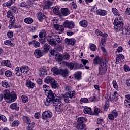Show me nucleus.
<instances>
[{"label":"nucleus","mask_w":130,"mask_h":130,"mask_svg":"<svg viewBox=\"0 0 130 130\" xmlns=\"http://www.w3.org/2000/svg\"><path fill=\"white\" fill-rule=\"evenodd\" d=\"M2 66H6V67H8L9 68H11V62L10 60H4L3 61V64Z\"/></svg>","instance_id":"obj_44"},{"label":"nucleus","mask_w":130,"mask_h":130,"mask_svg":"<svg viewBox=\"0 0 130 130\" xmlns=\"http://www.w3.org/2000/svg\"><path fill=\"white\" fill-rule=\"evenodd\" d=\"M4 44H5V45H10L12 47H14V46L15 45V43H12V42L10 40L5 41Z\"/></svg>","instance_id":"obj_45"},{"label":"nucleus","mask_w":130,"mask_h":130,"mask_svg":"<svg viewBox=\"0 0 130 130\" xmlns=\"http://www.w3.org/2000/svg\"><path fill=\"white\" fill-rule=\"evenodd\" d=\"M13 35H14V34L13 33V31H12L11 30H9L8 31L7 36L9 38H12V37H13Z\"/></svg>","instance_id":"obj_61"},{"label":"nucleus","mask_w":130,"mask_h":130,"mask_svg":"<svg viewBox=\"0 0 130 130\" xmlns=\"http://www.w3.org/2000/svg\"><path fill=\"white\" fill-rule=\"evenodd\" d=\"M52 72L53 73V75L56 76L60 74V69H58L57 67H54L51 69Z\"/></svg>","instance_id":"obj_23"},{"label":"nucleus","mask_w":130,"mask_h":130,"mask_svg":"<svg viewBox=\"0 0 130 130\" xmlns=\"http://www.w3.org/2000/svg\"><path fill=\"white\" fill-rule=\"evenodd\" d=\"M75 91L67 92L63 95L62 99L66 103H69L73 97H75Z\"/></svg>","instance_id":"obj_4"},{"label":"nucleus","mask_w":130,"mask_h":130,"mask_svg":"<svg viewBox=\"0 0 130 130\" xmlns=\"http://www.w3.org/2000/svg\"><path fill=\"white\" fill-rule=\"evenodd\" d=\"M112 84L114 89H116V90H118V85H117V82H116V81L113 80Z\"/></svg>","instance_id":"obj_55"},{"label":"nucleus","mask_w":130,"mask_h":130,"mask_svg":"<svg viewBox=\"0 0 130 130\" xmlns=\"http://www.w3.org/2000/svg\"><path fill=\"white\" fill-rule=\"evenodd\" d=\"M34 54L36 57H37V58H40V57L43 56V55L44 54V53L41 50L37 49L35 50Z\"/></svg>","instance_id":"obj_13"},{"label":"nucleus","mask_w":130,"mask_h":130,"mask_svg":"<svg viewBox=\"0 0 130 130\" xmlns=\"http://www.w3.org/2000/svg\"><path fill=\"white\" fill-rule=\"evenodd\" d=\"M43 89L45 92H47V91H49V86L46 84H45L43 86Z\"/></svg>","instance_id":"obj_59"},{"label":"nucleus","mask_w":130,"mask_h":130,"mask_svg":"<svg viewBox=\"0 0 130 130\" xmlns=\"http://www.w3.org/2000/svg\"><path fill=\"white\" fill-rule=\"evenodd\" d=\"M7 17L10 18V20H11L12 21H15V17L13 16V13L11 10H9L7 13Z\"/></svg>","instance_id":"obj_25"},{"label":"nucleus","mask_w":130,"mask_h":130,"mask_svg":"<svg viewBox=\"0 0 130 130\" xmlns=\"http://www.w3.org/2000/svg\"><path fill=\"white\" fill-rule=\"evenodd\" d=\"M15 3L14 1H13V0H9L7 2L6 6L7 7H11Z\"/></svg>","instance_id":"obj_58"},{"label":"nucleus","mask_w":130,"mask_h":130,"mask_svg":"<svg viewBox=\"0 0 130 130\" xmlns=\"http://www.w3.org/2000/svg\"><path fill=\"white\" fill-rule=\"evenodd\" d=\"M15 74L16 75V76H18V77H20V76H22V74H23V73L22 72V69H21V67H17L15 68Z\"/></svg>","instance_id":"obj_19"},{"label":"nucleus","mask_w":130,"mask_h":130,"mask_svg":"<svg viewBox=\"0 0 130 130\" xmlns=\"http://www.w3.org/2000/svg\"><path fill=\"white\" fill-rule=\"evenodd\" d=\"M48 42L50 45H51V46H53L54 47H55V46L57 45L56 40L54 38H52L51 39H48Z\"/></svg>","instance_id":"obj_16"},{"label":"nucleus","mask_w":130,"mask_h":130,"mask_svg":"<svg viewBox=\"0 0 130 130\" xmlns=\"http://www.w3.org/2000/svg\"><path fill=\"white\" fill-rule=\"evenodd\" d=\"M86 120V119L85 118V117H79L78 120H77V122H75L76 123H82V124H83L84 121H85Z\"/></svg>","instance_id":"obj_40"},{"label":"nucleus","mask_w":130,"mask_h":130,"mask_svg":"<svg viewBox=\"0 0 130 130\" xmlns=\"http://www.w3.org/2000/svg\"><path fill=\"white\" fill-rule=\"evenodd\" d=\"M96 45L92 44L90 47V49L91 51H95V50H96Z\"/></svg>","instance_id":"obj_64"},{"label":"nucleus","mask_w":130,"mask_h":130,"mask_svg":"<svg viewBox=\"0 0 130 130\" xmlns=\"http://www.w3.org/2000/svg\"><path fill=\"white\" fill-rule=\"evenodd\" d=\"M37 18L40 22H42L45 19L44 13L40 12L37 13Z\"/></svg>","instance_id":"obj_17"},{"label":"nucleus","mask_w":130,"mask_h":130,"mask_svg":"<svg viewBox=\"0 0 130 130\" xmlns=\"http://www.w3.org/2000/svg\"><path fill=\"white\" fill-rule=\"evenodd\" d=\"M55 104H56L55 109L58 112H60L62 110V108H61V106L63 104L61 101L60 103L55 102Z\"/></svg>","instance_id":"obj_15"},{"label":"nucleus","mask_w":130,"mask_h":130,"mask_svg":"<svg viewBox=\"0 0 130 130\" xmlns=\"http://www.w3.org/2000/svg\"><path fill=\"white\" fill-rule=\"evenodd\" d=\"M31 125H29L28 127H27V130H33V128H34V125L35 123L34 122H31Z\"/></svg>","instance_id":"obj_57"},{"label":"nucleus","mask_w":130,"mask_h":130,"mask_svg":"<svg viewBox=\"0 0 130 130\" xmlns=\"http://www.w3.org/2000/svg\"><path fill=\"white\" fill-rule=\"evenodd\" d=\"M4 97V99L8 103H12L17 100V94L15 92L10 93L9 90H4L3 91Z\"/></svg>","instance_id":"obj_2"},{"label":"nucleus","mask_w":130,"mask_h":130,"mask_svg":"<svg viewBox=\"0 0 130 130\" xmlns=\"http://www.w3.org/2000/svg\"><path fill=\"white\" fill-rule=\"evenodd\" d=\"M10 108L11 109H15V110H19V108L18 107V104L16 103H14L13 104H12L10 106Z\"/></svg>","instance_id":"obj_37"},{"label":"nucleus","mask_w":130,"mask_h":130,"mask_svg":"<svg viewBox=\"0 0 130 130\" xmlns=\"http://www.w3.org/2000/svg\"><path fill=\"white\" fill-rule=\"evenodd\" d=\"M118 116V113L115 110H114L111 114L108 115V118L110 120H114Z\"/></svg>","instance_id":"obj_9"},{"label":"nucleus","mask_w":130,"mask_h":130,"mask_svg":"<svg viewBox=\"0 0 130 130\" xmlns=\"http://www.w3.org/2000/svg\"><path fill=\"white\" fill-rule=\"evenodd\" d=\"M66 66L68 67V69H69L70 70H73V69L75 68V64H74V63H72V62L67 63L66 64Z\"/></svg>","instance_id":"obj_48"},{"label":"nucleus","mask_w":130,"mask_h":130,"mask_svg":"<svg viewBox=\"0 0 130 130\" xmlns=\"http://www.w3.org/2000/svg\"><path fill=\"white\" fill-rule=\"evenodd\" d=\"M123 59H124V56L122 54H118L117 55L115 63H116V64H118V63L122 62V61H123Z\"/></svg>","instance_id":"obj_12"},{"label":"nucleus","mask_w":130,"mask_h":130,"mask_svg":"<svg viewBox=\"0 0 130 130\" xmlns=\"http://www.w3.org/2000/svg\"><path fill=\"white\" fill-rule=\"evenodd\" d=\"M47 71L44 68H41L40 70V76L43 78L45 75H47Z\"/></svg>","instance_id":"obj_29"},{"label":"nucleus","mask_w":130,"mask_h":130,"mask_svg":"<svg viewBox=\"0 0 130 130\" xmlns=\"http://www.w3.org/2000/svg\"><path fill=\"white\" fill-rule=\"evenodd\" d=\"M50 84L53 89H57L58 88V83L54 79V82H52Z\"/></svg>","instance_id":"obj_36"},{"label":"nucleus","mask_w":130,"mask_h":130,"mask_svg":"<svg viewBox=\"0 0 130 130\" xmlns=\"http://www.w3.org/2000/svg\"><path fill=\"white\" fill-rule=\"evenodd\" d=\"M45 94L48 99H46V101L45 102V104L46 106H48L51 103H60L61 101V99L59 96H56V94L54 93L51 90H49L45 92Z\"/></svg>","instance_id":"obj_1"},{"label":"nucleus","mask_w":130,"mask_h":130,"mask_svg":"<svg viewBox=\"0 0 130 130\" xmlns=\"http://www.w3.org/2000/svg\"><path fill=\"white\" fill-rule=\"evenodd\" d=\"M15 27V20H13L12 21L11 20H10L9 25V29H13Z\"/></svg>","instance_id":"obj_51"},{"label":"nucleus","mask_w":130,"mask_h":130,"mask_svg":"<svg viewBox=\"0 0 130 130\" xmlns=\"http://www.w3.org/2000/svg\"><path fill=\"white\" fill-rule=\"evenodd\" d=\"M114 29L116 32H119L121 30H122V27H123V23L122 21H119L118 19H115L114 21Z\"/></svg>","instance_id":"obj_3"},{"label":"nucleus","mask_w":130,"mask_h":130,"mask_svg":"<svg viewBox=\"0 0 130 130\" xmlns=\"http://www.w3.org/2000/svg\"><path fill=\"white\" fill-rule=\"evenodd\" d=\"M51 117H52V113L49 111H45L42 114V118L45 120L49 119V118H51Z\"/></svg>","instance_id":"obj_7"},{"label":"nucleus","mask_w":130,"mask_h":130,"mask_svg":"<svg viewBox=\"0 0 130 130\" xmlns=\"http://www.w3.org/2000/svg\"><path fill=\"white\" fill-rule=\"evenodd\" d=\"M96 13L100 16H106V15H107V11L104 10L99 9L96 11Z\"/></svg>","instance_id":"obj_27"},{"label":"nucleus","mask_w":130,"mask_h":130,"mask_svg":"<svg viewBox=\"0 0 130 130\" xmlns=\"http://www.w3.org/2000/svg\"><path fill=\"white\" fill-rule=\"evenodd\" d=\"M21 69V72H22V74H27L29 72V67L25 65V66H22L21 67H20Z\"/></svg>","instance_id":"obj_26"},{"label":"nucleus","mask_w":130,"mask_h":130,"mask_svg":"<svg viewBox=\"0 0 130 130\" xmlns=\"http://www.w3.org/2000/svg\"><path fill=\"white\" fill-rule=\"evenodd\" d=\"M52 25H53L54 27H56L58 25V18L57 17H54L53 18Z\"/></svg>","instance_id":"obj_34"},{"label":"nucleus","mask_w":130,"mask_h":130,"mask_svg":"<svg viewBox=\"0 0 130 130\" xmlns=\"http://www.w3.org/2000/svg\"><path fill=\"white\" fill-rule=\"evenodd\" d=\"M105 62V61L103 60V59L101 57H99V56H96V57L93 60V63L94 66H100Z\"/></svg>","instance_id":"obj_6"},{"label":"nucleus","mask_w":130,"mask_h":130,"mask_svg":"<svg viewBox=\"0 0 130 130\" xmlns=\"http://www.w3.org/2000/svg\"><path fill=\"white\" fill-rule=\"evenodd\" d=\"M107 71V63L106 61L103 64H101L99 67V75H104L106 71Z\"/></svg>","instance_id":"obj_5"},{"label":"nucleus","mask_w":130,"mask_h":130,"mask_svg":"<svg viewBox=\"0 0 130 130\" xmlns=\"http://www.w3.org/2000/svg\"><path fill=\"white\" fill-rule=\"evenodd\" d=\"M21 100H22V102L23 103H27V102L29 101V99L28 98V96L25 95H23L21 96Z\"/></svg>","instance_id":"obj_41"},{"label":"nucleus","mask_w":130,"mask_h":130,"mask_svg":"<svg viewBox=\"0 0 130 130\" xmlns=\"http://www.w3.org/2000/svg\"><path fill=\"white\" fill-rule=\"evenodd\" d=\"M63 77V78H67V77H68L69 75H70V71L68 69H60V74Z\"/></svg>","instance_id":"obj_10"},{"label":"nucleus","mask_w":130,"mask_h":130,"mask_svg":"<svg viewBox=\"0 0 130 130\" xmlns=\"http://www.w3.org/2000/svg\"><path fill=\"white\" fill-rule=\"evenodd\" d=\"M49 51V45L48 44L46 43L44 45V50L43 52H45V53H47Z\"/></svg>","instance_id":"obj_38"},{"label":"nucleus","mask_w":130,"mask_h":130,"mask_svg":"<svg viewBox=\"0 0 130 130\" xmlns=\"http://www.w3.org/2000/svg\"><path fill=\"white\" fill-rule=\"evenodd\" d=\"M74 127H76L77 129L78 130H83L85 127H86V125L84 124L75 122L73 124Z\"/></svg>","instance_id":"obj_11"},{"label":"nucleus","mask_w":130,"mask_h":130,"mask_svg":"<svg viewBox=\"0 0 130 130\" xmlns=\"http://www.w3.org/2000/svg\"><path fill=\"white\" fill-rule=\"evenodd\" d=\"M10 10H11L12 12L15 14H17L19 12V9H18V8L15 6H12L10 8Z\"/></svg>","instance_id":"obj_49"},{"label":"nucleus","mask_w":130,"mask_h":130,"mask_svg":"<svg viewBox=\"0 0 130 130\" xmlns=\"http://www.w3.org/2000/svg\"><path fill=\"white\" fill-rule=\"evenodd\" d=\"M12 75V72H11V71L10 70H7L5 72V75L6 76V77H11Z\"/></svg>","instance_id":"obj_56"},{"label":"nucleus","mask_w":130,"mask_h":130,"mask_svg":"<svg viewBox=\"0 0 130 130\" xmlns=\"http://www.w3.org/2000/svg\"><path fill=\"white\" fill-rule=\"evenodd\" d=\"M122 31L123 34H125L126 35H127V34H130V32H129L126 28H123V29H122Z\"/></svg>","instance_id":"obj_63"},{"label":"nucleus","mask_w":130,"mask_h":130,"mask_svg":"<svg viewBox=\"0 0 130 130\" xmlns=\"http://www.w3.org/2000/svg\"><path fill=\"white\" fill-rule=\"evenodd\" d=\"M95 33L98 35V36H102L103 37H107L108 35L107 34H103L101 31L98 29L95 30Z\"/></svg>","instance_id":"obj_32"},{"label":"nucleus","mask_w":130,"mask_h":130,"mask_svg":"<svg viewBox=\"0 0 130 130\" xmlns=\"http://www.w3.org/2000/svg\"><path fill=\"white\" fill-rule=\"evenodd\" d=\"M64 42L67 44H69L70 45H74L75 43H76V40L74 38H72V39L66 38L64 40Z\"/></svg>","instance_id":"obj_14"},{"label":"nucleus","mask_w":130,"mask_h":130,"mask_svg":"<svg viewBox=\"0 0 130 130\" xmlns=\"http://www.w3.org/2000/svg\"><path fill=\"white\" fill-rule=\"evenodd\" d=\"M24 22L26 24H32V23H33V19H32V18L30 17L26 18L24 19Z\"/></svg>","instance_id":"obj_43"},{"label":"nucleus","mask_w":130,"mask_h":130,"mask_svg":"<svg viewBox=\"0 0 130 130\" xmlns=\"http://www.w3.org/2000/svg\"><path fill=\"white\" fill-rule=\"evenodd\" d=\"M26 85L29 89H33V88H34V86H35V84H34V83L32 82V81H31V80H28L26 81Z\"/></svg>","instance_id":"obj_24"},{"label":"nucleus","mask_w":130,"mask_h":130,"mask_svg":"<svg viewBox=\"0 0 130 130\" xmlns=\"http://www.w3.org/2000/svg\"><path fill=\"white\" fill-rule=\"evenodd\" d=\"M52 6V2L50 1H46L45 2V5L44 6V9L47 10V9H49L50 7Z\"/></svg>","instance_id":"obj_31"},{"label":"nucleus","mask_w":130,"mask_h":130,"mask_svg":"<svg viewBox=\"0 0 130 130\" xmlns=\"http://www.w3.org/2000/svg\"><path fill=\"white\" fill-rule=\"evenodd\" d=\"M53 12L55 15H59V8L57 6H55L53 9Z\"/></svg>","instance_id":"obj_42"},{"label":"nucleus","mask_w":130,"mask_h":130,"mask_svg":"<svg viewBox=\"0 0 130 130\" xmlns=\"http://www.w3.org/2000/svg\"><path fill=\"white\" fill-rule=\"evenodd\" d=\"M79 25L81 26V27H83V28H87L88 26V21L86 20H81L79 22Z\"/></svg>","instance_id":"obj_30"},{"label":"nucleus","mask_w":130,"mask_h":130,"mask_svg":"<svg viewBox=\"0 0 130 130\" xmlns=\"http://www.w3.org/2000/svg\"><path fill=\"white\" fill-rule=\"evenodd\" d=\"M61 13L63 16H65L66 17H67V16H69V15L70 14L69 9L64 8L61 9Z\"/></svg>","instance_id":"obj_18"},{"label":"nucleus","mask_w":130,"mask_h":130,"mask_svg":"<svg viewBox=\"0 0 130 130\" xmlns=\"http://www.w3.org/2000/svg\"><path fill=\"white\" fill-rule=\"evenodd\" d=\"M112 12L113 15L115 16V17H119V16H120V13H119V11H118V10H117V9H116V8H112Z\"/></svg>","instance_id":"obj_28"},{"label":"nucleus","mask_w":130,"mask_h":130,"mask_svg":"<svg viewBox=\"0 0 130 130\" xmlns=\"http://www.w3.org/2000/svg\"><path fill=\"white\" fill-rule=\"evenodd\" d=\"M91 108L88 107H84V112L86 114L88 113H90L91 112Z\"/></svg>","instance_id":"obj_46"},{"label":"nucleus","mask_w":130,"mask_h":130,"mask_svg":"<svg viewBox=\"0 0 130 130\" xmlns=\"http://www.w3.org/2000/svg\"><path fill=\"white\" fill-rule=\"evenodd\" d=\"M63 26L64 28H68V29H73L75 28V23L73 21H69L66 20L63 23Z\"/></svg>","instance_id":"obj_8"},{"label":"nucleus","mask_w":130,"mask_h":130,"mask_svg":"<svg viewBox=\"0 0 130 130\" xmlns=\"http://www.w3.org/2000/svg\"><path fill=\"white\" fill-rule=\"evenodd\" d=\"M124 71H125V72H129L130 71L129 66H128V65H124Z\"/></svg>","instance_id":"obj_62"},{"label":"nucleus","mask_w":130,"mask_h":130,"mask_svg":"<svg viewBox=\"0 0 130 130\" xmlns=\"http://www.w3.org/2000/svg\"><path fill=\"white\" fill-rule=\"evenodd\" d=\"M89 102V100L86 98H81L80 100V103L83 104V103H88Z\"/></svg>","instance_id":"obj_52"},{"label":"nucleus","mask_w":130,"mask_h":130,"mask_svg":"<svg viewBox=\"0 0 130 130\" xmlns=\"http://www.w3.org/2000/svg\"><path fill=\"white\" fill-rule=\"evenodd\" d=\"M23 120L25 123L28 124V125H31L32 123H31V119L29 117L24 116L23 117Z\"/></svg>","instance_id":"obj_22"},{"label":"nucleus","mask_w":130,"mask_h":130,"mask_svg":"<svg viewBox=\"0 0 130 130\" xmlns=\"http://www.w3.org/2000/svg\"><path fill=\"white\" fill-rule=\"evenodd\" d=\"M33 42H34V46L35 47H39V46H40V43L39 42L34 40Z\"/></svg>","instance_id":"obj_60"},{"label":"nucleus","mask_w":130,"mask_h":130,"mask_svg":"<svg viewBox=\"0 0 130 130\" xmlns=\"http://www.w3.org/2000/svg\"><path fill=\"white\" fill-rule=\"evenodd\" d=\"M39 36L40 38H43L46 36V30L45 29H42L39 34Z\"/></svg>","instance_id":"obj_33"},{"label":"nucleus","mask_w":130,"mask_h":130,"mask_svg":"<svg viewBox=\"0 0 130 130\" xmlns=\"http://www.w3.org/2000/svg\"><path fill=\"white\" fill-rule=\"evenodd\" d=\"M81 74L82 73L80 71L75 73V74H74V77L75 79H76L77 80H79V79L81 78Z\"/></svg>","instance_id":"obj_50"},{"label":"nucleus","mask_w":130,"mask_h":130,"mask_svg":"<svg viewBox=\"0 0 130 130\" xmlns=\"http://www.w3.org/2000/svg\"><path fill=\"white\" fill-rule=\"evenodd\" d=\"M70 54L68 53H64L63 54V58L65 60H69L70 59Z\"/></svg>","instance_id":"obj_47"},{"label":"nucleus","mask_w":130,"mask_h":130,"mask_svg":"<svg viewBox=\"0 0 130 130\" xmlns=\"http://www.w3.org/2000/svg\"><path fill=\"white\" fill-rule=\"evenodd\" d=\"M63 57L61 55V54L58 53L55 55V59L57 61H62Z\"/></svg>","instance_id":"obj_35"},{"label":"nucleus","mask_w":130,"mask_h":130,"mask_svg":"<svg viewBox=\"0 0 130 130\" xmlns=\"http://www.w3.org/2000/svg\"><path fill=\"white\" fill-rule=\"evenodd\" d=\"M64 90L66 92H68V93H71V92H74V91H72V87L70 86H65Z\"/></svg>","instance_id":"obj_53"},{"label":"nucleus","mask_w":130,"mask_h":130,"mask_svg":"<svg viewBox=\"0 0 130 130\" xmlns=\"http://www.w3.org/2000/svg\"><path fill=\"white\" fill-rule=\"evenodd\" d=\"M52 37H59L58 36L54 35L53 33H52L51 34L48 35L47 36V40L48 41V39H51Z\"/></svg>","instance_id":"obj_54"},{"label":"nucleus","mask_w":130,"mask_h":130,"mask_svg":"<svg viewBox=\"0 0 130 130\" xmlns=\"http://www.w3.org/2000/svg\"><path fill=\"white\" fill-rule=\"evenodd\" d=\"M44 82L45 83H46V84H51L54 82V79L51 76H47L45 78Z\"/></svg>","instance_id":"obj_21"},{"label":"nucleus","mask_w":130,"mask_h":130,"mask_svg":"<svg viewBox=\"0 0 130 130\" xmlns=\"http://www.w3.org/2000/svg\"><path fill=\"white\" fill-rule=\"evenodd\" d=\"M55 29L57 30V31H59L58 33L59 34H61L63 31H64V27L62 25H56V26L54 27Z\"/></svg>","instance_id":"obj_20"},{"label":"nucleus","mask_w":130,"mask_h":130,"mask_svg":"<svg viewBox=\"0 0 130 130\" xmlns=\"http://www.w3.org/2000/svg\"><path fill=\"white\" fill-rule=\"evenodd\" d=\"M2 85L4 88H10V84H9V82H8V81H7L6 80L2 81Z\"/></svg>","instance_id":"obj_39"}]
</instances>
